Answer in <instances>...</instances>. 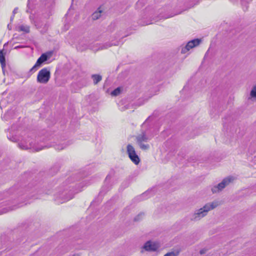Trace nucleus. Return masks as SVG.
<instances>
[{"label": "nucleus", "mask_w": 256, "mask_h": 256, "mask_svg": "<svg viewBox=\"0 0 256 256\" xmlns=\"http://www.w3.org/2000/svg\"><path fill=\"white\" fill-rule=\"evenodd\" d=\"M217 206V204L214 202L206 204L202 208L195 211L192 216L191 220L194 221L200 220L206 216L210 210L214 209Z\"/></svg>", "instance_id": "1"}, {"label": "nucleus", "mask_w": 256, "mask_h": 256, "mask_svg": "<svg viewBox=\"0 0 256 256\" xmlns=\"http://www.w3.org/2000/svg\"><path fill=\"white\" fill-rule=\"evenodd\" d=\"M81 190V188H78V190H74L72 189L69 190H65L58 194L56 200L60 203L66 202L72 199L76 193H78Z\"/></svg>", "instance_id": "2"}, {"label": "nucleus", "mask_w": 256, "mask_h": 256, "mask_svg": "<svg viewBox=\"0 0 256 256\" xmlns=\"http://www.w3.org/2000/svg\"><path fill=\"white\" fill-rule=\"evenodd\" d=\"M18 193H22L26 194L28 198H38L39 196H38L40 194V190L37 188H32L30 186H28L26 188H22L18 190Z\"/></svg>", "instance_id": "3"}, {"label": "nucleus", "mask_w": 256, "mask_h": 256, "mask_svg": "<svg viewBox=\"0 0 256 256\" xmlns=\"http://www.w3.org/2000/svg\"><path fill=\"white\" fill-rule=\"evenodd\" d=\"M50 77V70L48 68H43L38 73L36 80L40 84H46Z\"/></svg>", "instance_id": "4"}, {"label": "nucleus", "mask_w": 256, "mask_h": 256, "mask_svg": "<svg viewBox=\"0 0 256 256\" xmlns=\"http://www.w3.org/2000/svg\"><path fill=\"white\" fill-rule=\"evenodd\" d=\"M234 180V177L231 176L224 178L221 182L212 188L211 190L212 192L214 194L222 191L226 186L228 185Z\"/></svg>", "instance_id": "5"}, {"label": "nucleus", "mask_w": 256, "mask_h": 256, "mask_svg": "<svg viewBox=\"0 0 256 256\" xmlns=\"http://www.w3.org/2000/svg\"><path fill=\"white\" fill-rule=\"evenodd\" d=\"M20 148L24 150H27L29 148H33L34 150L38 152L42 150L43 148H38L34 146L33 143V140L28 138L27 140L22 141L18 144Z\"/></svg>", "instance_id": "6"}, {"label": "nucleus", "mask_w": 256, "mask_h": 256, "mask_svg": "<svg viewBox=\"0 0 256 256\" xmlns=\"http://www.w3.org/2000/svg\"><path fill=\"white\" fill-rule=\"evenodd\" d=\"M126 151L130 160L135 164H138L140 162V158L136 154L134 148L132 146L128 144L126 146Z\"/></svg>", "instance_id": "7"}, {"label": "nucleus", "mask_w": 256, "mask_h": 256, "mask_svg": "<svg viewBox=\"0 0 256 256\" xmlns=\"http://www.w3.org/2000/svg\"><path fill=\"white\" fill-rule=\"evenodd\" d=\"M119 42L116 41L112 43L96 44L90 46V48L94 51L96 52L99 50L106 49L112 46H118Z\"/></svg>", "instance_id": "8"}, {"label": "nucleus", "mask_w": 256, "mask_h": 256, "mask_svg": "<svg viewBox=\"0 0 256 256\" xmlns=\"http://www.w3.org/2000/svg\"><path fill=\"white\" fill-rule=\"evenodd\" d=\"M201 42V40L196 38L189 41L185 46L182 48L181 50L182 54H186L191 48H192L200 44Z\"/></svg>", "instance_id": "9"}, {"label": "nucleus", "mask_w": 256, "mask_h": 256, "mask_svg": "<svg viewBox=\"0 0 256 256\" xmlns=\"http://www.w3.org/2000/svg\"><path fill=\"white\" fill-rule=\"evenodd\" d=\"M50 58V56H48L47 54L44 53L42 54L40 56L38 59L35 64L32 66V68L30 70V72H35L37 70V68L42 66V64L45 62H46L48 58Z\"/></svg>", "instance_id": "10"}, {"label": "nucleus", "mask_w": 256, "mask_h": 256, "mask_svg": "<svg viewBox=\"0 0 256 256\" xmlns=\"http://www.w3.org/2000/svg\"><path fill=\"white\" fill-rule=\"evenodd\" d=\"M159 248L158 243L155 242H152L151 241H148L146 242L144 246V248L146 251H156Z\"/></svg>", "instance_id": "11"}, {"label": "nucleus", "mask_w": 256, "mask_h": 256, "mask_svg": "<svg viewBox=\"0 0 256 256\" xmlns=\"http://www.w3.org/2000/svg\"><path fill=\"white\" fill-rule=\"evenodd\" d=\"M150 139V138L145 132H142V134L138 135L136 138V142H146Z\"/></svg>", "instance_id": "12"}, {"label": "nucleus", "mask_w": 256, "mask_h": 256, "mask_svg": "<svg viewBox=\"0 0 256 256\" xmlns=\"http://www.w3.org/2000/svg\"><path fill=\"white\" fill-rule=\"evenodd\" d=\"M102 12V10L99 8L98 10L94 12L91 16L92 20H96L101 16V14Z\"/></svg>", "instance_id": "13"}, {"label": "nucleus", "mask_w": 256, "mask_h": 256, "mask_svg": "<svg viewBox=\"0 0 256 256\" xmlns=\"http://www.w3.org/2000/svg\"><path fill=\"white\" fill-rule=\"evenodd\" d=\"M16 30L18 32H24L26 33L30 32V26L27 25H20L16 26Z\"/></svg>", "instance_id": "14"}, {"label": "nucleus", "mask_w": 256, "mask_h": 256, "mask_svg": "<svg viewBox=\"0 0 256 256\" xmlns=\"http://www.w3.org/2000/svg\"><path fill=\"white\" fill-rule=\"evenodd\" d=\"M92 78L93 80L94 84H96L102 80V77L100 74H94L92 75Z\"/></svg>", "instance_id": "15"}, {"label": "nucleus", "mask_w": 256, "mask_h": 256, "mask_svg": "<svg viewBox=\"0 0 256 256\" xmlns=\"http://www.w3.org/2000/svg\"><path fill=\"white\" fill-rule=\"evenodd\" d=\"M0 62L2 68L6 66L4 54L2 50H0Z\"/></svg>", "instance_id": "16"}, {"label": "nucleus", "mask_w": 256, "mask_h": 256, "mask_svg": "<svg viewBox=\"0 0 256 256\" xmlns=\"http://www.w3.org/2000/svg\"><path fill=\"white\" fill-rule=\"evenodd\" d=\"M70 144L68 142H64L61 144H56L54 146V148L57 150H62L66 148Z\"/></svg>", "instance_id": "17"}, {"label": "nucleus", "mask_w": 256, "mask_h": 256, "mask_svg": "<svg viewBox=\"0 0 256 256\" xmlns=\"http://www.w3.org/2000/svg\"><path fill=\"white\" fill-rule=\"evenodd\" d=\"M150 192V191H146L145 192L142 194L140 196H138L136 199H138L139 200H142L146 198V196Z\"/></svg>", "instance_id": "18"}, {"label": "nucleus", "mask_w": 256, "mask_h": 256, "mask_svg": "<svg viewBox=\"0 0 256 256\" xmlns=\"http://www.w3.org/2000/svg\"><path fill=\"white\" fill-rule=\"evenodd\" d=\"M140 148L142 150H148L150 148L148 144H144L143 142H137Z\"/></svg>", "instance_id": "19"}, {"label": "nucleus", "mask_w": 256, "mask_h": 256, "mask_svg": "<svg viewBox=\"0 0 256 256\" xmlns=\"http://www.w3.org/2000/svg\"><path fill=\"white\" fill-rule=\"evenodd\" d=\"M120 92V88H117L114 90L112 92L111 94L112 96H116L118 95Z\"/></svg>", "instance_id": "20"}, {"label": "nucleus", "mask_w": 256, "mask_h": 256, "mask_svg": "<svg viewBox=\"0 0 256 256\" xmlns=\"http://www.w3.org/2000/svg\"><path fill=\"white\" fill-rule=\"evenodd\" d=\"M250 95L252 98H256V86L252 88L250 91Z\"/></svg>", "instance_id": "21"}, {"label": "nucleus", "mask_w": 256, "mask_h": 256, "mask_svg": "<svg viewBox=\"0 0 256 256\" xmlns=\"http://www.w3.org/2000/svg\"><path fill=\"white\" fill-rule=\"evenodd\" d=\"M178 254V252H171L166 253L164 256H177Z\"/></svg>", "instance_id": "22"}, {"label": "nucleus", "mask_w": 256, "mask_h": 256, "mask_svg": "<svg viewBox=\"0 0 256 256\" xmlns=\"http://www.w3.org/2000/svg\"><path fill=\"white\" fill-rule=\"evenodd\" d=\"M144 216V213H140L134 218V221H138Z\"/></svg>", "instance_id": "23"}, {"label": "nucleus", "mask_w": 256, "mask_h": 256, "mask_svg": "<svg viewBox=\"0 0 256 256\" xmlns=\"http://www.w3.org/2000/svg\"><path fill=\"white\" fill-rule=\"evenodd\" d=\"M82 87L86 86L88 84V82L86 79H84L82 80Z\"/></svg>", "instance_id": "24"}, {"label": "nucleus", "mask_w": 256, "mask_h": 256, "mask_svg": "<svg viewBox=\"0 0 256 256\" xmlns=\"http://www.w3.org/2000/svg\"><path fill=\"white\" fill-rule=\"evenodd\" d=\"M25 47L24 46H22V45H20V46H16L14 48V49H18V48H24Z\"/></svg>", "instance_id": "25"}, {"label": "nucleus", "mask_w": 256, "mask_h": 256, "mask_svg": "<svg viewBox=\"0 0 256 256\" xmlns=\"http://www.w3.org/2000/svg\"><path fill=\"white\" fill-rule=\"evenodd\" d=\"M110 178H111V176H110V174L108 175L106 178V182L109 181L110 179Z\"/></svg>", "instance_id": "26"}, {"label": "nucleus", "mask_w": 256, "mask_h": 256, "mask_svg": "<svg viewBox=\"0 0 256 256\" xmlns=\"http://www.w3.org/2000/svg\"><path fill=\"white\" fill-rule=\"evenodd\" d=\"M18 8H16L14 10H13V12H12V13H13V14H14V15L16 13H17V12H18Z\"/></svg>", "instance_id": "27"}, {"label": "nucleus", "mask_w": 256, "mask_h": 256, "mask_svg": "<svg viewBox=\"0 0 256 256\" xmlns=\"http://www.w3.org/2000/svg\"><path fill=\"white\" fill-rule=\"evenodd\" d=\"M200 254H204L206 252V250H200Z\"/></svg>", "instance_id": "28"}, {"label": "nucleus", "mask_w": 256, "mask_h": 256, "mask_svg": "<svg viewBox=\"0 0 256 256\" xmlns=\"http://www.w3.org/2000/svg\"><path fill=\"white\" fill-rule=\"evenodd\" d=\"M14 15L12 14V16L10 17V20L12 21L14 18Z\"/></svg>", "instance_id": "29"}, {"label": "nucleus", "mask_w": 256, "mask_h": 256, "mask_svg": "<svg viewBox=\"0 0 256 256\" xmlns=\"http://www.w3.org/2000/svg\"><path fill=\"white\" fill-rule=\"evenodd\" d=\"M242 1H244L245 0L246 2H250L251 0H242Z\"/></svg>", "instance_id": "30"}, {"label": "nucleus", "mask_w": 256, "mask_h": 256, "mask_svg": "<svg viewBox=\"0 0 256 256\" xmlns=\"http://www.w3.org/2000/svg\"><path fill=\"white\" fill-rule=\"evenodd\" d=\"M8 28L9 29H10V26H9V24H8Z\"/></svg>", "instance_id": "31"}, {"label": "nucleus", "mask_w": 256, "mask_h": 256, "mask_svg": "<svg viewBox=\"0 0 256 256\" xmlns=\"http://www.w3.org/2000/svg\"><path fill=\"white\" fill-rule=\"evenodd\" d=\"M8 28L9 29H10V26H9V24H8Z\"/></svg>", "instance_id": "32"}]
</instances>
